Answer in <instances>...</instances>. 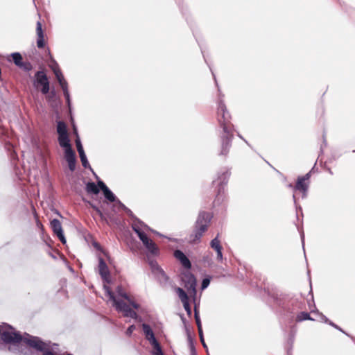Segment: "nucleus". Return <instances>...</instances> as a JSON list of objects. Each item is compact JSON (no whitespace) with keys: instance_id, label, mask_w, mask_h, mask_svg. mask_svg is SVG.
Segmentation results:
<instances>
[{"instance_id":"nucleus-39","label":"nucleus","mask_w":355,"mask_h":355,"mask_svg":"<svg viewBox=\"0 0 355 355\" xmlns=\"http://www.w3.org/2000/svg\"><path fill=\"white\" fill-rule=\"evenodd\" d=\"M182 304H183L184 308L185 311H187V314L189 315H191V309L189 301L185 302Z\"/></svg>"},{"instance_id":"nucleus-37","label":"nucleus","mask_w":355,"mask_h":355,"mask_svg":"<svg viewBox=\"0 0 355 355\" xmlns=\"http://www.w3.org/2000/svg\"><path fill=\"white\" fill-rule=\"evenodd\" d=\"M19 67L23 69L24 70H25L26 71H29L32 69V65L29 62H22L21 65L19 66Z\"/></svg>"},{"instance_id":"nucleus-20","label":"nucleus","mask_w":355,"mask_h":355,"mask_svg":"<svg viewBox=\"0 0 355 355\" xmlns=\"http://www.w3.org/2000/svg\"><path fill=\"white\" fill-rule=\"evenodd\" d=\"M51 227L56 235L63 232L61 223L58 219H53L51 221Z\"/></svg>"},{"instance_id":"nucleus-19","label":"nucleus","mask_w":355,"mask_h":355,"mask_svg":"<svg viewBox=\"0 0 355 355\" xmlns=\"http://www.w3.org/2000/svg\"><path fill=\"white\" fill-rule=\"evenodd\" d=\"M142 328H143V331L146 335V337L147 340L150 342V343H155V341L157 340H156V338L154 336V334H153L152 329H150V326L147 324H143Z\"/></svg>"},{"instance_id":"nucleus-35","label":"nucleus","mask_w":355,"mask_h":355,"mask_svg":"<svg viewBox=\"0 0 355 355\" xmlns=\"http://www.w3.org/2000/svg\"><path fill=\"white\" fill-rule=\"evenodd\" d=\"M59 84L63 91V93L65 92H69L68 90V83L65 80V79L64 78L62 80L60 81L59 82Z\"/></svg>"},{"instance_id":"nucleus-22","label":"nucleus","mask_w":355,"mask_h":355,"mask_svg":"<svg viewBox=\"0 0 355 355\" xmlns=\"http://www.w3.org/2000/svg\"><path fill=\"white\" fill-rule=\"evenodd\" d=\"M58 141L60 145L66 149L71 148L70 145L69 139L68 135H60L58 137Z\"/></svg>"},{"instance_id":"nucleus-11","label":"nucleus","mask_w":355,"mask_h":355,"mask_svg":"<svg viewBox=\"0 0 355 355\" xmlns=\"http://www.w3.org/2000/svg\"><path fill=\"white\" fill-rule=\"evenodd\" d=\"M98 272L104 282L107 283L110 282V274L108 267L103 258L98 257Z\"/></svg>"},{"instance_id":"nucleus-28","label":"nucleus","mask_w":355,"mask_h":355,"mask_svg":"<svg viewBox=\"0 0 355 355\" xmlns=\"http://www.w3.org/2000/svg\"><path fill=\"white\" fill-rule=\"evenodd\" d=\"M150 344L153 345V347L154 348L153 352V355H163V352H162L161 347L157 340L155 341V343H152Z\"/></svg>"},{"instance_id":"nucleus-50","label":"nucleus","mask_w":355,"mask_h":355,"mask_svg":"<svg viewBox=\"0 0 355 355\" xmlns=\"http://www.w3.org/2000/svg\"><path fill=\"white\" fill-rule=\"evenodd\" d=\"M320 319H321V321L322 322H326V323H328V322L329 321L328 320V318L327 317H325L324 315L321 314L320 315Z\"/></svg>"},{"instance_id":"nucleus-41","label":"nucleus","mask_w":355,"mask_h":355,"mask_svg":"<svg viewBox=\"0 0 355 355\" xmlns=\"http://www.w3.org/2000/svg\"><path fill=\"white\" fill-rule=\"evenodd\" d=\"M63 94H64V97L66 98L67 103L69 107H70L71 101H70L69 92H65Z\"/></svg>"},{"instance_id":"nucleus-10","label":"nucleus","mask_w":355,"mask_h":355,"mask_svg":"<svg viewBox=\"0 0 355 355\" xmlns=\"http://www.w3.org/2000/svg\"><path fill=\"white\" fill-rule=\"evenodd\" d=\"M230 175V173L226 168H223L218 172L217 179L214 180V183L218 182L220 187L218 189V195L223 191V187L227 184Z\"/></svg>"},{"instance_id":"nucleus-43","label":"nucleus","mask_w":355,"mask_h":355,"mask_svg":"<svg viewBox=\"0 0 355 355\" xmlns=\"http://www.w3.org/2000/svg\"><path fill=\"white\" fill-rule=\"evenodd\" d=\"M116 205L118 206V207L119 209H121L123 210H124L125 209H126V207L125 206V205H123L119 199H117L116 201Z\"/></svg>"},{"instance_id":"nucleus-34","label":"nucleus","mask_w":355,"mask_h":355,"mask_svg":"<svg viewBox=\"0 0 355 355\" xmlns=\"http://www.w3.org/2000/svg\"><path fill=\"white\" fill-rule=\"evenodd\" d=\"M59 84L63 91V93L65 92H69L68 90V83L65 80V79L64 78L62 80L60 81L59 82Z\"/></svg>"},{"instance_id":"nucleus-51","label":"nucleus","mask_w":355,"mask_h":355,"mask_svg":"<svg viewBox=\"0 0 355 355\" xmlns=\"http://www.w3.org/2000/svg\"><path fill=\"white\" fill-rule=\"evenodd\" d=\"M328 323H329L331 326L334 327V328H336V329H338V330H340V331H343V330H342L340 327H338L336 324H334V322H331V321H329V322H328Z\"/></svg>"},{"instance_id":"nucleus-32","label":"nucleus","mask_w":355,"mask_h":355,"mask_svg":"<svg viewBox=\"0 0 355 355\" xmlns=\"http://www.w3.org/2000/svg\"><path fill=\"white\" fill-rule=\"evenodd\" d=\"M194 311H195V319H196V324L198 327V330L202 329L201 321H200V317L198 315V312L196 306H195Z\"/></svg>"},{"instance_id":"nucleus-16","label":"nucleus","mask_w":355,"mask_h":355,"mask_svg":"<svg viewBox=\"0 0 355 355\" xmlns=\"http://www.w3.org/2000/svg\"><path fill=\"white\" fill-rule=\"evenodd\" d=\"M37 34V46L38 48H43L45 45L44 40V30L42 28V24H37L36 28Z\"/></svg>"},{"instance_id":"nucleus-38","label":"nucleus","mask_w":355,"mask_h":355,"mask_svg":"<svg viewBox=\"0 0 355 355\" xmlns=\"http://www.w3.org/2000/svg\"><path fill=\"white\" fill-rule=\"evenodd\" d=\"M54 74L58 83L64 78L61 70L55 71Z\"/></svg>"},{"instance_id":"nucleus-25","label":"nucleus","mask_w":355,"mask_h":355,"mask_svg":"<svg viewBox=\"0 0 355 355\" xmlns=\"http://www.w3.org/2000/svg\"><path fill=\"white\" fill-rule=\"evenodd\" d=\"M105 198L109 200L110 202H115L117 198L115 196V195L110 190V189L107 187L105 189L104 191H103Z\"/></svg>"},{"instance_id":"nucleus-54","label":"nucleus","mask_w":355,"mask_h":355,"mask_svg":"<svg viewBox=\"0 0 355 355\" xmlns=\"http://www.w3.org/2000/svg\"><path fill=\"white\" fill-rule=\"evenodd\" d=\"M302 244L304 245V235L303 234L302 235Z\"/></svg>"},{"instance_id":"nucleus-49","label":"nucleus","mask_w":355,"mask_h":355,"mask_svg":"<svg viewBox=\"0 0 355 355\" xmlns=\"http://www.w3.org/2000/svg\"><path fill=\"white\" fill-rule=\"evenodd\" d=\"M175 1L180 8L184 7V0H175Z\"/></svg>"},{"instance_id":"nucleus-44","label":"nucleus","mask_w":355,"mask_h":355,"mask_svg":"<svg viewBox=\"0 0 355 355\" xmlns=\"http://www.w3.org/2000/svg\"><path fill=\"white\" fill-rule=\"evenodd\" d=\"M135 329V325L130 326L126 331V334L128 336H130Z\"/></svg>"},{"instance_id":"nucleus-46","label":"nucleus","mask_w":355,"mask_h":355,"mask_svg":"<svg viewBox=\"0 0 355 355\" xmlns=\"http://www.w3.org/2000/svg\"><path fill=\"white\" fill-rule=\"evenodd\" d=\"M203 261L207 263V266L209 267H211L214 264V262L211 261V259H209L208 257H203Z\"/></svg>"},{"instance_id":"nucleus-26","label":"nucleus","mask_w":355,"mask_h":355,"mask_svg":"<svg viewBox=\"0 0 355 355\" xmlns=\"http://www.w3.org/2000/svg\"><path fill=\"white\" fill-rule=\"evenodd\" d=\"M86 190L88 193H92L94 194H98L99 193L98 187L94 182H88L86 185Z\"/></svg>"},{"instance_id":"nucleus-2","label":"nucleus","mask_w":355,"mask_h":355,"mask_svg":"<svg viewBox=\"0 0 355 355\" xmlns=\"http://www.w3.org/2000/svg\"><path fill=\"white\" fill-rule=\"evenodd\" d=\"M211 216L209 213L200 212L193 233L190 235V242L195 243L200 241L203 233L207 230Z\"/></svg>"},{"instance_id":"nucleus-18","label":"nucleus","mask_w":355,"mask_h":355,"mask_svg":"<svg viewBox=\"0 0 355 355\" xmlns=\"http://www.w3.org/2000/svg\"><path fill=\"white\" fill-rule=\"evenodd\" d=\"M132 227L135 232V230H137L138 228L139 231L141 234H145L144 230H150V229L147 225H146L144 222L141 221L137 218H135V221L132 223Z\"/></svg>"},{"instance_id":"nucleus-15","label":"nucleus","mask_w":355,"mask_h":355,"mask_svg":"<svg viewBox=\"0 0 355 355\" xmlns=\"http://www.w3.org/2000/svg\"><path fill=\"white\" fill-rule=\"evenodd\" d=\"M64 157L68 163L70 171H73L76 168V155L72 148L65 150Z\"/></svg>"},{"instance_id":"nucleus-30","label":"nucleus","mask_w":355,"mask_h":355,"mask_svg":"<svg viewBox=\"0 0 355 355\" xmlns=\"http://www.w3.org/2000/svg\"><path fill=\"white\" fill-rule=\"evenodd\" d=\"M312 320L313 319L310 317V315L308 313H306V312L300 313L297 316V320L302 321V320Z\"/></svg>"},{"instance_id":"nucleus-17","label":"nucleus","mask_w":355,"mask_h":355,"mask_svg":"<svg viewBox=\"0 0 355 355\" xmlns=\"http://www.w3.org/2000/svg\"><path fill=\"white\" fill-rule=\"evenodd\" d=\"M174 257L180 261L182 265L187 269L191 268V263L186 255L180 250H176L174 252Z\"/></svg>"},{"instance_id":"nucleus-52","label":"nucleus","mask_w":355,"mask_h":355,"mask_svg":"<svg viewBox=\"0 0 355 355\" xmlns=\"http://www.w3.org/2000/svg\"><path fill=\"white\" fill-rule=\"evenodd\" d=\"M37 225L39 227H41V228H42V227H43L42 225L41 224V223L39 220L37 221Z\"/></svg>"},{"instance_id":"nucleus-42","label":"nucleus","mask_w":355,"mask_h":355,"mask_svg":"<svg viewBox=\"0 0 355 355\" xmlns=\"http://www.w3.org/2000/svg\"><path fill=\"white\" fill-rule=\"evenodd\" d=\"M98 186L102 190V191H104L105 189L107 188V187L105 185V184L101 180H99L98 182Z\"/></svg>"},{"instance_id":"nucleus-33","label":"nucleus","mask_w":355,"mask_h":355,"mask_svg":"<svg viewBox=\"0 0 355 355\" xmlns=\"http://www.w3.org/2000/svg\"><path fill=\"white\" fill-rule=\"evenodd\" d=\"M198 334H199V337H200V341L202 343L203 347L206 349L207 352H208L207 345H206L205 340H204L202 329H198Z\"/></svg>"},{"instance_id":"nucleus-36","label":"nucleus","mask_w":355,"mask_h":355,"mask_svg":"<svg viewBox=\"0 0 355 355\" xmlns=\"http://www.w3.org/2000/svg\"><path fill=\"white\" fill-rule=\"evenodd\" d=\"M59 84L63 91V93L65 92H69L68 90V83L65 80V79L64 78L62 80L60 81L59 82Z\"/></svg>"},{"instance_id":"nucleus-47","label":"nucleus","mask_w":355,"mask_h":355,"mask_svg":"<svg viewBox=\"0 0 355 355\" xmlns=\"http://www.w3.org/2000/svg\"><path fill=\"white\" fill-rule=\"evenodd\" d=\"M92 207L96 211V213L100 216V217L101 218H103V214L101 212V211L96 206L92 205Z\"/></svg>"},{"instance_id":"nucleus-29","label":"nucleus","mask_w":355,"mask_h":355,"mask_svg":"<svg viewBox=\"0 0 355 355\" xmlns=\"http://www.w3.org/2000/svg\"><path fill=\"white\" fill-rule=\"evenodd\" d=\"M79 156H80V158L83 166L84 168L89 167V162L87 161V159L86 155L85 153V151L79 153Z\"/></svg>"},{"instance_id":"nucleus-13","label":"nucleus","mask_w":355,"mask_h":355,"mask_svg":"<svg viewBox=\"0 0 355 355\" xmlns=\"http://www.w3.org/2000/svg\"><path fill=\"white\" fill-rule=\"evenodd\" d=\"M232 134L228 131V134L224 133L222 137V147L220 155H225L228 153L232 142Z\"/></svg>"},{"instance_id":"nucleus-31","label":"nucleus","mask_w":355,"mask_h":355,"mask_svg":"<svg viewBox=\"0 0 355 355\" xmlns=\"http://www.w3.org/2000/svg\"><path fill=\"white\" fill-rule=\"evenodd\" d=\"M74 131H75V133L77 135V138L76 139V145L77 150H78V152L79 153L80 152H83L84 150H83V147L82 146L81 141L80 140V138L78 136L76 130L75 129Z\"/></svg>"},{"instance_id":"nucleus-27","label":"nucleus","mask_w":355,"mask_h":355,"mask_svg":"<svg viewBox=\"0 0 355 355\" xmlns=\"http://www.w3.org/2000/svg\"><path fill=\"white\" fill-rule=\"evenodd\" d=\"M49 67L51 69L53 73H55V71H60L58 64L51 55H50V62H49Z\"/></svg>"},{"instance_id":"nucleus-6","label":"nucleus","mask_w":355,"mask_h":355,"mask_svg":"<svg viewBox=\"0 0 355 355\" xmlns=\"http://www.w3.org/2000/svg\"><path fill=\"white\" fill-rule=\"evenodd\" d=\"M182 281L184 284L189 293L196 295V281L195 277L189 272H184L182 275Z\"/></svg>"},{"instance_id":"nucleus-3","label":"nucleus","mask_w":355,"mask_h":355,"mask_svg":"<svg viewBox=\"0 0 355 355\" xmlns=\"http://www.w3.org/2000/svg\"><path fill=\"white\" fill-rule=\"evenodd\" d=\"M103 288L105 291L106 295L109 297V300L112 302V305L115 307L117 311L122 312L123 315L125 317L137 319L138 315L130 308V306H132L128 302L115 297L108 286L105 285Z\"/></svg>"},{"instance_id":"nucleus-40","label":"nucleus","mask_w":355,"mask_h":355,"mask_svg":"<svg viewBox=\"0 0 355 355\" xmlns=\"http://www.w3.org/2000/svg\"><path fill=\"white\" fill-rule=\"evenodd\" d=\"M209 283H210V279L209 278H205L202 282V285H201L202 289L203 290V289H205L206 288H207L208 286L209 285Z\"/></svg>"},{"instance_id":"nucleus-21","label":"nucleus","mask_w":355,"mask_h":355,"mask_svg":"<svg viewBox=\"0 0 355 355\" xmlns=\"http://www.w3.org/2000/svg\"><path fill=\"white\" fill-rule=\"evenodd\" d=\"M10 57L12 58V60L16 66L19 67L21 65L23 58L19 53L16 52L11 53L10 55L7 58L8 61L9 62L11 61Z\"/></svg>"},{"instance_id":"nucleus-23","label":"nucleus","mask_w":355,"mask_h":355,"mask_svg":"<svg viewBox=\"0 0 355 355\" xmlns=\"http://www.w3.org/2000/svg\"><path fill=\"white\" fill-rule=\"evenodd\" d=\"M175 291L180 299L182 303L189 301V297L186 292L181 288H176Z\"/></svg>"},{"instance_id":"nucleus-4","label":"nucleus","mask_w":355,"mask_h":355,"mask_svg":"<svg viewBox=\"0 0 355 355\" xmlns=\"http://www.w3.org/2000/svg\"><path fill=\"white\" fill-rule=\"evenodd\" d=\"M218 116L220 125L223 127L224 133L228 134L230 131L227 123L230 121V115L227 111L225 105L220 101L218 107Z\"/></svg>"},{"instance_id":"nucleus-5","label":"nucleus","mask_w":355,"mask_h":355,"mask_svg":"<svg viewBox=\"0 0 355 355\" xmlns=\"http://www.w3.org/2000/svg\"><path fill=\"white\" fill-rule=\"evenodd\" d=\"M135 233L137 234L139 239L142 241L144 245L149 253L153 255H157L158 254L159 249L157 246L151 239H150L146 236V234H141L138 229L135 230Z\"/></svg>"},{"instance_id":"nucleus-12","label":"nucleus","mask_w":355,"mask_h":355,"mask_svg":"<svg viewBox=\"0 0 355 355\" xmlns=\"http://www.w3.org/2000/svg\"><path fill=\"white\" fill-rule=\"evenodd\" d=\"M37 82L42 86L41 89L44 94H46L49 91V83L47 76L42 71H37L36 73Z\"/></svg>"},{"instance_id":"nucleus-7","label":"nucleus","mask_w":355,"mask_h":355,"mask_svg":"<svg viewBox=\"0 0 355 355\" xmlns=\"http://www.w3.org/2000/svg\"><path fill=\"white\" fill-rule=\"evenodd\" d=\"M116 295H114L115 297L121 300H125V302H128L130 305L132 306V307L135 309H139L140 308V306L138 303H137L134 299L130 296L122 288V286H117L116 289ZM113 294H114L112 292Z\"/></svg>"},{"instance_id":"nucleus-48","label":"nucleus","mask_w":355,"mask_h":355,"mask_svg":"<svg viewBox=\"0 0 355 355\" xmlns=\"http://www.w3.org/2000/svg\"><path fill=\"white\" fill-rule=\"evenodd\" d=\"M124 211L126 212V214L128 216H130L132 218H133L134 219H135L136 217L133 215L132 211L130 209H128L127 207H126V209H124Z\"/></svg>"},{"instance_id":"nucleus-45","label":"nucleus","mask_w":355,"mask_h":355,"mask_svg":"<svg viewBox=\"0 0 355 355\" xmlns=\"http://www.w3.org/2000/svg\"><path fill=\"white\" fill-rule=\"evenodd\" d=\"M57 236L58 237V239L60 240V241L63 243V244H65L66 243V239H65V237L64 236V234L63 232L59 234H57Z\"/></svg>"},{"instance_id":"nucleus-14","label":"nucleus","mask_w":355,"mask_h":355,"mask_svg":"<svg viewBox=\"0 0 355 355\" xmlns=\"http://www.w3.org/2000/svg\"><path fill=\"white\" fill-rule=\"evenodd\" d=\"M210 246L212 249H214L216 253V259L218 261H221L223 259V256L222 253V246L220 245V241L219 240V234H217V236L211 241L210 242Z\"/></svg>"},{"instance_id":"nucleus-8","label":"nucleus","mask_w":355,"mask_h":355,"mask_svg":"<svg viewBox=\"0 0 355 355\" xmlns=\"http://www.w3.org/2000/svg\"><path fill=\"white\" fill-rule=\"evenodd\" d=\"M152 272L157 278L159 283L162 285H166L168 282V277L164 271L159 267L158 263L155 261H150L149 262Z\"/></svg>"},{"instance_id":"nucleus-9","label":"nucleus","mask_w":355,"mask_h":355,"mask_svg":"<svg viewBox=\"0 0 355 355\" xmlns=\"http://www.w3.org/2000/svg\"><path fill=\"white\" fill-rule=\"evenodd\" d=\"M311 177V172L306 173L302 177H299L295 187V189L298 190L302 193V197L306 196V193L309 188V180Z\"/></svg>"},{"instance_id":"nucleus-53","label":"nucleus","mask_w":355,"mask_h":355,"mask_svg":"<svg viewBox=\"0 0 355 355\" xmlns=\"http://www.w3.org/2000/svg\"><path fill=\"white\" fill-rule=\"evenodd\" d=\"M238 136H239L241 139H243V140L245 141V142L246 144H248V145H249V144L248 143V141H245V140L243 138V137H242L241 135H239Z\"/></svg>"},{"instance_id":"nucleus-24","label":"nucleus","mask_w":355,"mask_h":355,"mask_svg":"<svg viewBox=\"0 0 355 355\" xmlns=\"http://www.w3.org/2000/svg\"><path fill=\"white\" fill-rule=\"evenodd\" d=\"M57 132H58L59 136L67 135V127L64 122L59 121L58 123Z\"/></svg>"},{"instance_id":"nucleus-1","label":"nucleus","mask_w":355,"mask_h":355,"mask_svg":"<svg viewBox=\"0 0 355 355\" xmlns=\"http://www.w3.org/2000/svg\"><path fill=\"white\" fill-rule=\"evenodd\" d=\"M0 335L1 340L6 343L17 345L21 341L37 351L42 352V355H57L51 350L50 343L43 342L38 337L26 334L24 337L19 332L15 331L12 327L3 324L0 325Z\"/></svg>"}]
</instances>
